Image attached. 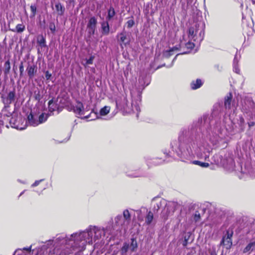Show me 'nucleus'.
<instances>
[{"label":"nucleus","mask_w":255,"mask_h":255,"mask_svg":"<svg viewBox=\"0 0 255 255\" xmlns=\"http://www.w3.org/2000/svg\"><path fill=\"white\" fill-rule=\"evenodd\" d=\"M226 129L221 121L211 122L210 119L204 117L194 122L187 129H183L180 134L178 156L182 161L190 160L193 155V150H204V156L198 154L201 158L206 160L212 148L209 141L213 146L218 147L226 142Z\"/></svg>","instance_id":"nucleus-1"},{"label":"nucleus","mask_w":255,"mask_h":255,"mask_svg":"<svg viewBox=\"0 0 255 255\" xmlns=\"http://www.w3.org/2000/svg\"><path fill=\"white\" fill-rule=\"evenodd\" d=\"M102 227L90 225L84 231L70 235H61L54 240L48 241L47 245L53 244L57 254L61 250L68 255L84 251L87 244H92L104 237Z\"/></svg>","instance_id":"nucleus-2"},{"label":"nucleus","mask_w":255,"mask_h":255,"mask_svg":"<svg viewBox=\"0 0 255 255\" xmlns=\"http://www.w3.org/2000/svg\"><path fill=\"white\" fill-rule=\"evenodd\" d=\"M154 207L153 210L154 212H158L161 209V216L165 220L173 214L174 212V205L172 203H167V201L163 199L155 200L153 202Z\"/></svg>","instance_id":"nucleus-3"},{"label":"nucleus","mask_w":255,"mask_h":255,"mask_svg":"<svg viewBox=\"0 0 255 255\" xmlns=\"http://www.w3.org/2000/svg\"><path fill=\"white\" fill-rule=\"evenodd\" d=\"M154 207L153 210L154 212H158L161 209V216L165 220L173 214L174 212V205L172 203H167V201L163 199L155 200L153 202Z\"/></svg>","instance_id":"nucleus-4"},{"label":"nucleus","mask_w":255,"mask_h":255,"mask_svg":"<svg viewBox=\"0 0 255 255\" xmlns=\"http://www.w3.org/2000/svg\"><path fill=\"white\" fill-rule=\"evenodd\" d=\"M205 24L202 21L194 22L189 28L188 37L194 41L200 42L203 39Z\"/></svg>","instance_id":"nucleus-5"},{"label":"nucleus","mask_w":255,"mask_h":255,"mask_svg":"<svg viewBox=\"0 0 255 255\" xmlns=\"http://www.w3.org/2000/svg\"><path fill=\"white\" fill-rule=\"evenodd\" d=\"M116 106L118 107L123 109L124 110L128 112H137V113L140 111V108L138 104H134L132 103L130 107L128 106V100L126 98H124L123 103H121L119 100L116 101Z\"/></svg>","instance_id":"nucleus-6"},{"label":"nucleus","mask_w":255,"mask_h":255,"mask_svg":"<svg viewBox=\"0 0 255 255\" xmlns=\"http://www.w3.org/2000/svg\"><path fill=\"white\" fill-rule=\"evenodd\" d=\"M242 111L249 116L252 115L255 111V103L250 98L245 99L242 104Z\"/></svg>","instance_id":"nucleus-7"},{"label":"nucleus","mask_w":255,"mask_h":255,"mask_svg":"<svg viewBox=\"0 0 255 255\" xmlns=\"http://www.w3.org/2000/svg\"><path fill=\"white\" fill-rule=\"evenodd\" d=\"M233 236V232L230 233L228 231L226 234L223 237L221 242V245H223L227 249L231 248L232 245V237Z\"/></svg>","instance_id":"nucleus-8"},{"label":"nucleus","mask_w":255,"mask_h":255,"mask_svg":"<svg viewBox=\"0 0 255 255\" xmlns=\"http://www.w3.org/2000/svg\"><path fill=\"white\" fill-rule=\"evenodd\" d=\"M118 38V41L120 42V45L122 48H123V45L126 46L129 43V39L127 36L126 32L123 31L117 35Z\"/></svg>","instance_id":"nucleus-9"},{"label":"nucleus","mask_w":255,"mask_h":255,"mask_svg":"<svg viewBox=\"0 0 255 255\" xmlns=\"http://www.w3.org/2000/svg\"><path fill=\"white\" fill-rule=\"evenodd\" d=\"M26 71L29 78L32 79L37 71L36 65L34 64H28L26 68Z\"/></svg>","instance_id":"nucleus-10"},{"label":"nucleus","mask_w":255,"mask_h":255,"mask_svg":"<svg viewBox=\"0 0 255 255\" xmlns=\"http://www.w3.org/2000/svg\"><path fill=\"white\" fill-rule=\"evenodd\" d=\"M15 89H13L12 91H10L8 93L7 97L4 98L2 97L3 99V102L5 104H10L15 100Z\"/></svg>","instance_id":"nucleus-11"},{"label":"nucleus","mask_w":255,"mask_h":255,"mask_svg":"<svg viewBox=\"0 0 255 255\" xmlns=\"http://www.w3.org/2000/svg\"><path fill=\"white\" fill-rule=\"evenodd\" d=\"M28 122L30 125L35 127L39 124L38 116L33 115L31 113L27 117Z\"/></svg>","instance_id":"nucleus-12"},{"label":"nucleus","mask_w":255,"mask_h":255,"mask_svg":"<svg viewBox=\"0 0 255 255\" xmlns=\"http://www.w3.org/2000/svg\"><path fill=\"white\" fill-rule=\"evenodd\" d=\"M101 32L104 35H108L110 32V26L108 20L103 21L101 23Z\"/></svg>","instance_id":"nucleus-13"},{"label":"nucleus","mask_w":255,"mask_h":255,"mask_svg":"<svg viewBox=\"0 0 255 255\" xmlns=\"http://www.w3.org/2000/svg\"><path fill=\"white\" fill-rule=\"evenodd\" d=\"M83 105L82 103L80 102H77V105L75 107H73L74 112L79 115L83 114Z\"/></svg>","instance_id":"nucleus-14"},{"label":"nucleus","mask_w":255,"mask_h":255,"mask_svg":"<svg viewBox=\"0 0 255 255\" xmlns=\"http://www.w3.org/2000/svg\"><path fill=\"white\" fill-rule=\"evenodd\" d=\"M232 100V94L229 93L225 98L224 106L226 109H230L231 108V103Z\"/></svg>","instance_id":"nucleus-15"},{"label":"nucleus","mask_w":255,"mask_h":255,"mask_svg":"<svg viewBox=\"0 0 255 255\" xmlns=\"http://www.w3.org/2000/svg\"><path fill=\"white\" fill-rule=\"evenodd\" d=\"M115 224L118 226L123 227L124 226H127V222L125 220L124 218L122 215L117 216L115 219Z\"/></svg>","instance_id":"nucleus-16"},{"label":"nucleus","mask_w":255,"mask_h":255,"mask_svg":"<svg viewBox=\"0 0 255 255\" xmlns=\"http://www.w3.org/2000/svg\"><path fill=\"white\" fill-rule=\"evenodd\" d=\"M255 251V241L250 243L243 250V253H251L252 252Z\"/></svg>","instance_id":"nucleus-17"},{"label":"nucleus","mask_w":255,"mask_h":255,"mask_svg":"<svg viewBox=\"0 0 255 255\" xmlns=\"http://www.w3.org/2000/svg\"><path fill=\"white\" fill-rule=\"evenodd\" d=\"M203 85V82L200 79H197L196 81H193L191 83V87L192 89L195 90L199 88Z\"/></svg>","instance_id":"nucleus-18"},{"label":"nucleus","mask_w":255,"mask_h":255,"mask_svg":"<svg viewBox=\"0 0 255 255\" xmlns=\"http://www.w3.org/2000/svg\"><path fill=\"white\" fill-rule=\"evenodd\" d=\"M48 108L49 111L52 113L58 109V105L56 104L53 99L50 100L48 102Z\"/></svg>","instance_id":"nucleus-19"},{"label":"nucleus","mask_w":255,"mask_h":255,"mask_svg":"<svg viewBox=\"0 0 255 255\" xmlns=\"http://www.w3.org/2000/svg\"><path fill=\"white\" fill-rule=\"evenodd\" d=\"M97 23V19L95 17H92L89 20L87 27L88 28H96Z\"/></svg>","instance_id":"nucleus-20"},{"label":"nucleus","mask_w":255,"mask_h":255,"mask_svg":"<svg viewBox=\"0 0 255 255\" xmlns=\"http://www.w3.org/2000/svg\"><path fill=\"white\" fill-rule=\"evenodd\" d=\"M55 8L58 15H62L65 11V8L60 2H58L55 4Z\"/></svg>","instance_id":"nucleus-21"},{"label":"nucleus","mask_w":255,"mask_h":255,"mask_svg":"<svg viewBox=\"0 0 255 255\" xmlns=\"http://www.w3.org/2000/svg\"><path fill=\"white\" fill-rule=\"evenodd\" d=\"M37 42L41 47H45L46 46L45 38L43 35H39L38 36Z\"/></svg>","instance_id":"nucleus-22"},{"label":"nucleus","mask_w":255,"mask_h":255,"mask_svg":"<svg viewBox=\"0 0 255 255\" xmlns=\"http://www.w3.org/2000/svg\"><path fill=\"white\" fill-rule=\"evenodd\" d=\"M115 11L114 8L111 6L108 10V15L106 17V20H110L115 15Z\"/></svg>","instance_id":"nucleus-23"},{"label":"nucleus","mask_w":255,"mask_h":255,"mask_svg":"<svg viewBox=\"0 0 255 255\" xmlns=\"http://www.w3.org/2000/svg\"><path fill=\"white\" fill-rule=\"evenodd\" d=\"M10 65L9 60H8L5 61L4 64L3 73L5 75L7 76L10 71Z\"/></svg>","instance_id":"nucleus-24"},{"label":"nucleus","mask_w":255,"mask_h":255,"mask_svg":"<svg viewBox=\"0 0 255 255\" xmlns=\"http://www.w3.org/2000/svg\"><path fill=\"white\" fill-rule=\"evenodd\" d=\"M126 222H127V224H129L130 221V214L128 210H125L123 212V217Z\"/></svg>","instance_id":"nucleus-25"},{"label":"nucleus","mask_w":255,"mask_h":255,"mask_svg":"<svg viewBox=\"0 0 255 255\" xmlns=\"http://www.w3.org/2000/svg\"><path fill=\"white\" fill-rule=\"evenodd\" d=\"M25 29V25L23 24H18L16 27L15 29H12L11 30L13 32H16L17 33H22L24 31Z\"/></svg>","instance_id":"nucleus-26"},{"label":"nucleus","mask_w":255,"mask_h":255,"mask_svg":"<svg viewBox=\"0 0 255 255\" xmlns=\"http://www.w3.org/2000/svg\"><path fill=\"white\" fill-rule=\"evenodd\" d=\"M178 50V48L176 47H174L170 49L169 50H166L163 53V55L165 57H169L171 55L173 54V52L175 51H177Z\"/></svg>","instance_id":"nucleus-27"},{"label":"nucleus","mask_w":255,"mask_h":255,"mask_svg":"<svg viewBox=\"0 0 255 255\" xmlns=\"http://www.w3.org/2000/svg\"><path fill=\"white\" fill-rule=\"evenodd\" d=\"M137 247V242L135 239L132 238L131 239V243L129 246V250L131 252H134Z\"/></svg>","instance_id":"nucleus-28"},{"label":"nucleus","mask_w":255,"mask_h":255,"mask_svg":"<svg viewBox=\"0 0 255 255\" xmlns=\"http://www.w3.org/2000/svg\"><path fill=\"white\" fill-rule=\"evenodd\" d=\"M153 219V214L151 211H149L145 217V223L149 225L152 221Z\"/></svg>","instance_id":"nucleus-29"},{"label":"nucleus","mask_w":255,"mask_h":255,"mask_svg":"<svg viewBox=\"0 0 255 255\" xmlns=\"http://www.w3.org/2000/svg\"><path fill=\"white\" fill-rule=\"evenodd\" d=\"M104 231L103 236L105 237L106 234L111 235L112 232L113 226L112 225L107 226L105 228L103 227Z\"/></svg>","instance_id":"nucleus-30"},{"label":"nucleus","mask_w":255,"mask_h":255,"mask_svg":"<svg viewBox=\"0 0 255 255\" xmlns=\"http://www.w3.org/2000/svg\"><path fill=\"white\" fill-rule=\"evenodd\" d=\"M9 123L12 128H19V125L18 123V121L16 119L15 117H12L10 120Z\"/></svg>","instance_id":"nucleus-31"},{"label":"nucleus","mask_w":255,"mask_h":255,"mask_svg":"<svg viewBox=\"0 0 255 255\" xmlns=\"http://www.w3.org/2000/svg\"><path fill=\"white\" fill-rule=\"evenodd\" d=\"M191 162L194 164L199 165L202 167H207L209 166V164L207 162H203L198 160H194L191 161Z\"/></svg>","instance_id":"nucleus-32"},{"label":"nucleus","mask_w":255,"mask_h":255,"mask_svg":"<svg viewBox=\"0 0 255 255\" xmlns=\"http://www.w3.org/2000/svg\"><path fill=\"white\" fill-rule=\"evenodd\" d=\"M110 111V107L109 106H105L102 108L100 111V114L101 116H105L107 115Z\"/></svg>","instance_id":"nucleus-33"},{"label":"nucleus","mask_w":255,"mask_h":255,"mask_svg":"<svg viewBox=\"0 0 255 255\" xmlns=\"http://www.w3.org/2000/svg\"><path fill=\"white\" fill-rule=\"evenodd\" d=\"M238 125L240 126L241 131H243L245 128V121L242 117H240L238 120Z\"/></svg>","instance_id":"nucleus-34"},{"label":"nucleus","mask_w":255,"mask_h":255,"mask_svg":"<svg viewBox=\"0 0 255 255\" xmlns=\"http://www.w3.org/2000/svg\"><path fill=\"white\" fill-rule=\"evenodd\" d=\"M47 115L43 113L38 116L39 124L45 122L47 120Z\"/></svg>","instance_id":"nucleus-35"},{"label":"nucleus","mask_w":255,"mask_h":255,"mask_svg":"<svg viewBox=\"0 0 255 255\" xmlns=\"http://www.w3.org/2000/svg\"><path fill=\"white\" fill-rule=\"evenodd\" d=\"M36 6L35 5H31L30 6V10L32 12V14L30 16V17H34L35 16L36 12Z\"/></svg>","instance_id":"nucleus-36"},{"label":"nucleus","mask_w":255,"mask_h":255,"mask_svg":"<svg viewBox=\"0 0 255 255\" xmlns=\"http://www.w3.org/2000/svg\"><path fill=\"white\" fill-rule=\"evenodd\" d=\"M34 98L36 100L39 101L42 99V96L40 94V92L39 91H35L34 93Z\"/></svg>","instance_id":"nucleus-37"},{"label":"nucleus","mask_w":255,"mask_h":255,"mask_svg":"<svg viewBox=\"0 0 255 255\" xmlns=\"http://www.w3.org/2000/svg\"><path fill=\"white\" fill-rule=\"evenodd\" d=\"M49 28L52 33L54 34L56 31V27L54 22H51L49 25Z\"/></svg>","instance_id":"nucleus-38"},{"label":"nucleus","mask_w":255,"mask_h":255,"mask_svg":"<svg viewBox=\"0 0 255 255\" xmlns=\"http://www.w3.org/2000/svg\"><path fill=\"white\" fill-rule=\"evenodd\" d=\"M128 249H129V245L128 244L125 243L124 244V246L122 248L121 251L123 254H124L127 253Z\"/></svg>","instance_id":"nucleus-39"},{"label":"nucleus","mask_w":255,"mask_h":255,"mask_svg":"<svg viewBox=\"0 0 255 255\" xmlns=\"http://www.w3.org/2000/svg\"><path fill=\"white\" fill-rule=\"evenodd\" d=\"M200 215L199 212L196 211L194 216V220L196 222L200 220Z\"/></svg>","instance_id":"nucleus-40"},{"label":"nucleus","mask_w":255,"mask_h":255,"mask_svg":"<svg viewBox=\"0 0 255 255\" xmlns=\"http://www.w3.org/2000/svg\"><path fill=\"white\" fill-rule=\"evenodd\" d=\"M31 247L30 246L29 248H24L22 249V250L17 249L15 251L14 254H16L19 251H26L28 252L29 253H30V252L31 251Z\"/></svg>","instance_id":"nucleus-41"},{"label":"nucleus","mask_w":255,"mask_h":255,"mask_svg":"<svg viewBox=\"0 0 255 255\" xmlns=\"http://www.w3.org/2000/svg\"><path fill=\"white\" fill-rule=\"evenodd\" d=\"M134 24V21L133 19L128 20L127 22V27L128 28H131V27L133 26Z\"/></svg>","instance_id":"nucleus-42"},{"label":"nucleus","mask_w":255,"mask_h":255,"mask_svg":"<svg viewBox=\"0 0 255 255\" xmlns=\"http://www.w3.org/2000/svg\"><path fill=\"white\" fill-rule=\"evenodd\" d=\"M186 47L188 48V49H192L195 45L192 42H190V41H189L186 44Z\"/></svg>","instance_id":"nucleus-43"},{"label":"nucleus","mask_w":255,"mask_h":255,"mask_svg":"<svg viewBox=\"0 0 255 255\" xmlns=\"http://www.w3.org/2000/svg\"><path fill=\"white\" fill-rule=\"evenodd\" d=\"M43 180V179H41V180H36L34 182V183L33 184H32L31 185V186L32 187H35V186H37L39 185V184Z\"/></svg>","instance_id":"nucleus-44"},{"label":"nucleus","mask_w":255,"mask_h":255,"mask_svg":"<svg viewBox=\"0 0 255 255\" xmlns=\"http://www.w3.org/2000/svg\"><path fill=\"white\" fill-rule=\"evenodd\" d=\"M93 60L94 57L93 56H91L89 59L87 60L86 64H92L93 63Z\"/></svg>","instance_id":"nucleus-45"},{"label":"nucleus","mask_w":255,"mask_h":255,"mask_svg":"<svg viewBox=\"0 0 255 255\" xmlns=\"http://www.w3.org/2000/svg\"><path fill=\"white\" fill-rule=\"evenodd\" d=\"M52 75L50 74L49 71H47L45 72V78L47 80H48L50 79V77H51Z\"/></svg>","instance_id":"nucleus-46"},{"label":"nucleus","mask_w":255,"mask_h":255,"mask_svg":"<svg viewBox=\"0 0 255 255\" xmlns=\"http://www.w3.org/2000/svg\"><path fill=\"white\" fill-rule=\"evenodd\" d=\"M19 72L20 73L21 72H23V71H24V67H23V63L22 62L21 63L20 66H19Z\"/></svg>","instance_id":"nucleus-47"},{"label":"nucleus","mask_w":255,"mask_h":255,"mask_svg":"<svg viewBox=\"0 0 255 255\" xmlns=\"http://www.w3.org/2000/svg\"><path fill=\"white\" fill-rule=\"evenodd\" d=\"M190 235H189V233H188L187 235H186L184 237V240L185 241H186L188 242V241L189 240Z\"/></svg>","instance_id":"nucleus-48"},{"label":"nucleus","mask_w":255,"mask_h":255,"mask_svg":"<svg viewBox=\"0 0 255 255\" xmlns=\"http://www.w3.org/2000/svg\"><path fill=\"white\" fill-rule=\"evenodd\" d=\"M90 30V33L91 34H94L96 28H89Z\"/></svg>","instance_id":"nucleus-49"},{"label":"nucleus","mask_w":255,"mask_h":255,"mask_svg":"<svg viewBox=\"0 0 255 255\" xmlns=\"http://www.w3.org/2000/svg\"><path fill=\"white\" fill-rule=\"evenodd\" d=\"M234 71L236 73H239V72H240V70L238 68V67H236L235 66H234Z\"/></svg>","instance_id":"nucleus-50"},{"label":"nucleus","mask_w":255,"mask_h":255,"mask_svg":"<svg viewBox=\"0 0 255 255\" xmlns=\"http://www.w3.org/2000/svg\"><path fill=\"white\" fill-rule=\"evenodd\" d=\"M249 126L250 128L254 126L255 125V123L253 122H251L248 123Z\"/></svg>","instance_id":"nucleus-51"},{"label":"nucleus","mask_w":255,"mask_h":255,"mask_svg":"<svg viewBox=\"0 0 255 255\" xmlns=\"http://www.w3.org/2000/svg\"><path fill=\"white\" fill-rule=\"evenodd\" d=\"M187 244H188V242L184 240L183 242L182 245L184 247H186L187 245Z\"/></svg>","instance_id":"nucleus-52"},{"label":"nucleus","mask_w":255,"mask_h":255,"mask_svg":"<svg viewBox=\"0 0 255 255\" xmlns=\"http://www.w3.org/2000/svg\"><path fill=\"white\" fill-rule=\"evenodd\" d=\"M164 154L165 155V156H170L169 153L166 152H164Z\"/></svg>","instance_id":"nucleus-53"},{"label":"nucleus","mask_w":255,"mask_h":255,"mask_svg":"<svg viewBox=\"0 0 255 255\" xmlns=\"http://www.w3.org/2000/svg\"><path fill=\"white\" fill-rule=\"evenodd\" d=\"M24 191H22V192L20 193V194L19 195V196H21V195L24 193Z\"/></svg>","instance_id":"nucleus-54"},{"label":"nucleus","mask_w":255,"mask_h":255,"mask_svg":"<svg viewBox=\"0 0 255 255\" xmlns=\"http://www.w3.org/2000/svg\"><path fill=\"white\" fill-rule=\"evenodd\" d=\"M23 72H21V73H20V77H22V75H23Z\"/></svg>","instance_id":"nucleus-55"},{"label":"nucleus","mask_w":255,"mask_h":255,"mask_svg":"<svg viewBox=\"0 0 255 255\" xmlns=\"http://www.w3.org/2000/svg\"><path fill=\"white\" fill-rule=\"evenodd\" d=\"M139 176L140 175H133L132 176L134 177H139Z\"/></svg>","instance_id":"nucleus-56"},{"label":"nucleus","mask_w":255,"mask_h":255,"mask_svg":"<svg viewBox=\"0 0 255 255\" xmlns=\"http://www.w3.org/2000/svg\"><path fill=\"white\" fill-rule=\"evenodd\" d=\"M234 64H235V62H236V57H235V59H234Z\"/></svg>","instance_id":"nucleus-57"},{"label":"nucleus","mask_w":255,"mask_h":255,"mask_svg":"<svg viewBox=\"0 0 255 255\" xmlns=\"http://www.w3.org/2000/svg\"><path fill=\"white\" fill-rule=\"evenodd\" d=\"M187 52H184L183 54H187Z\"/></svg>","instance_id":"nucleus-58"}]
</instances>
